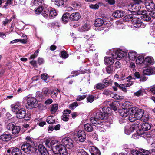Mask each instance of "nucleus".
I'll use <instances>...</instances> for the list:
<instances>
[{"mask_svg":"<svg viewBox=\"0 0 155 155\" xmlns=\"http://www.w3.org/2000/svg\"><path fill=\"white\" fill-rule=\"evenodd\" d=\"M11 106L12 111L16 114L17 117L18 118L21 119L25 118V120H29L30 117L29 116L26 117V110L24 109L21 108L20 105H12Z\"/></svg>","mask_w":155,"mask_h":155,"instance_id":"obj_1","label":"nucleus"},{"mask_svg":"<svg viewBox=\"0 0 155 155\" xmlns=\"http://www.w3.org/2000/svg\"><path fill=\"white\" fill-rule=\"evenodd\" d=\"M107 53L109 55H111V57L117 60H120L122 58H127V53L120 49L114 51L110 50L109 52H107Z\"/></svg>","mask_w":155,"mask_h":155,"instance_id":"obj_2","label":"nucleus"},{"mask_svg":"<svg viewBox=\"0 0 155 155\" xmlns=\"http://www.w3.org/2000/svg\"><path fill=\"white\" fill-rule=\"evenodd\" d=\"M25 98L27 101L26 107L27 108L31 109L36 108L38 106V102L35 97L28 96Z\"/></svg>","mask_w":155,"mask_h":155,"instance_id":"obj_3","label":"nucleus"},{"mask_svg":"<svg viewBox=\"0 0 155 155\" xmlns=\"http://www.w3.org/2000/svg\"><path fill=\"white\" fill-rule=\"evenodd\" d=\"M54 153H60L62 155H67V153L64 146L61 144H58L52 147Z\"/></svg>","mask_w":155,"mask_h":155,"instance_id":"obj_4","label":"nucleus"},{"mask_svg":"<svg viewBox=\"0 0 155 155\" xmlns=\"http://www.w3.org/2000/svg\"><path fill=\"white\" fill-rule=\"evenodd\" d=\"M139 127V124H133L131 126H126L125 128V133L126 134L129 135L135 130H137Z\"/></svg>","mask_w":155,"mask_h":155,"instance_id":"obj_5","label":"nucleus"},{"mask_svg":"<svg viewBox=\"0 0 155 155\" xmlns=\"http://www.w3.org/2000/svg\"><path fill=\"white\" fill-rule=\"evenodd\" d=\"M62 143L64 146H65L67 148L70 149L74 146L73 141L69 137H65L62 140Z\"/></svg>","mask_w":155,"mask_h":155,"instance_id":"obj_6","label":"nucleus"},{"mask_svg":"<svg viewBox=\"0 0 155 155\" xmlns=\"http://www.w3.org/2000/svg\"><path fill=\"white\" fill-rule=\"evenodd\" d=\"M131 22L133 26L136 28H143L145 27V25L142 23L141 20L137 18H132L131 19Z\"/></svg>","mask_w":155,"mask_h":155,"instance_id":"obj_7","label":"nucleus"},{"mask_svg":"<svg viewBox=\"0 0 155 155\" xmlns=\"http://www.w3.org/2000/svg\"><path fill=\"white\" fill-rule=\"evenodd\" d=\"M145 5L148 11H153L155 8V5L152 0H145Z\"/></svg>","mask_w":155,"mask_h":155,"instance_id":"obj_8","label":"nucleus"},{"mask_svg":"<svg viewBox=\"0 0 155 155\" xmlns=\"http://www.w3.org/2000/svg\"><path fill=\"white\" fill-rule=\"evenodd\" d=\"M90 121L93 125L96 127H100L103 125L102 122L97 117H91Z\"/></svg>","mask_w":155,"mask_h":155,"instance_id":"obj_9","label":"nucleus"},{"mask_svg":"<svg viewBox=\"0 0 155 155\" xmlns=\"http://www.w3.org/2000/svg\"><path fill=\"white\" fill-rule=\"evenodd\" d=\"M33 148L31 145L28 143L23 144L21 147V149L26 153H29Z\"/></svg>","mask_w":155,"mask_h":155,"instance_id":"obj_10","label":"nucleus"},{"mask_svg":"<svg viewBox=\"0 0 155 155\" xmlns=\"http://www.w3.org/2000/svg\"><path fill=\"white\" fill-rule=\"evenodd\" d=\"M143 73L144 75H149L155 74V68L154 67H147L143 69Z\"/></svg>","mask_w":155,"mask_h":155,"instance_id":"obj_11","label":"nucleus"},{"mask_svg":"<svg viewBox=\"0 0 155 155\" xmlns=\"http://www.w3.org/2000/svg\"><path fill=\"white\" fill-rule=\"evenodd\" d=\"M78 136L79 141L81 142H83L85 140L86 135L83 130H79L78 133Z\"/></svg>","mask_w":155,"mask_h":155,"instance_id":"obj_12","label":"nucleus"},{"mask_svg":"<svg viewBox=\"0 0 155 155\" xmlns=\"http://www.w3.org/2000/svg\"><path fill=\"white\" fill-rule=\"evenodd\" d=\"M89 151L91 155H100L101 153L99 150L93 146H90Z\"/></svg>","mask_w":155,"mask_h":155,"instance_id":"obj_13","label":"nucleus"},{"mask_svg":"<svg viewBox=\"0 0 155 155\" xmlns=\"http://www.w3.org/2000/svg\"><path fill=\"white\" fill-rule=\"evenodd\" d=\"M124 11L120 10L115 11L112 14V16L117 18H120L124 16Z\"/></svg>","mask_w":155,"mask_h":155,"instance_id":"obj_14","label":"nucleus"},{"mask_svg":"<svg viewBox=\"0 0 155 155\" xmlns=\"http://www.w3.org/2000/svg\"><path fill=\"white\" fill-rule=\"evenodd\" d=\"M80 18L81 16L78 12L73 13L69 17L70 19L73 21H78Z\"/></svg>","mask_w":155,"mask_h":155,"instance_id":"obj_15","label":"nucleus"},{"mask_svg":"<svg viewBox=\"0 0 155 155\" xmlns=\"http://www.w3.org/2000/svg\"><path fill=\"white\" fill-rule=\"evenodd\" d=\"M143 65H152L154 63V61L153 58L151 57H147L144 59Z\"/></svg>","mask_w":155,"mask_h":155,"instance_id":"obj_16","label":"nucleus"},{"mask_svg":"<svg viewBox=\"0 0 155 155\" xmlns=\"http://www.w3.org/2000/svg\"><path fill=\"white\" fill-rule=\"evenodd\" d=\"M95 116L96 117L98 118L101 120H106L108 117L107 114L101 111H98L96 113Z\"/></svg>","mask_w":155,"mask_h":155,"instance_id":"obj_17","label":"nucleus"},{"mask_svg":"<svg viewBox=\"0 0 155 155\" xmlns=\"http://www.w3.org/2000/svg\"><path fill=\"white\" fill-rule=\"evenodd\" d=\"M11 138V135L8 134H4L0 136V139L4 141H9Z\"/></svg>","mask_w":155,"mask_h":155,"instance_id":"obj_18","label":"nucleus"},{"mask_svg":"<svg viewBox=\"0 0 155 155\" xmlns=\"http://www.w3.org/2000/svg\"><path fill=\"white\" fill-rule=\"evenodd\" d=\"M38 151L42 155H48V153L46 148L42 145L38 146Z\"/></svg>","mask_w":155,"mask_h":155,"instance_id":"obj_19","label":"nucleus"},{"mask_svg":"<svg viewBox=\"0 0 155 155\" xmlns=\"http://www.w3.org/2000/svg\"><path fill=\"white\" fill-rule=\"evenodd\" d=\"M114 59L113 58L110 57H105L104 59V61L105 64H110L111 65L114 62Z\"/></svg>","mask_w":155,"mask_h":155,"instance_id":"obj_20","label":"nucleus"},{"mask_svg":"<svg viewBox=\"0 0 155 155\" xmlns=\"http://www.w3.org/2000/svg\"><path fill=\"white\" fill-rule=\"evenodd\" d=\"M144 114V111L143 110L141 109H138L135 114L136 117L137 119H140L143 117Z\"/></svg>","mask_w":155,"mask_h":155,"instance_id":"obj_21","label":"nucleus"},{"mask_svg":"<svg viewBox=\"0 0 155 155\" xmlns=\"http://www.w3.org/2000/svg\"><path fill=\"white\" fill-rule=\"evenodd\" d=\"M127 8L128 10L130 11L131 10L133 11H137L139 10V8H137V5L134 3H130L127 5Z\"/></svg>","mask_w":155,"mask_h":155,"instance_id":"obj_22","label":"nucleus"},{"mask_svg":"<svg viewBox=\"0 0 155 155\" xmlns=\"http://www.w3.org/2000/svg\"><path fill=\"white\" fill-rule=\"evenodd\" d=\"M12 148L11 152L12 155H22L21 151L19 148L16 147Z\"/></svg>","mask_w":155,"mask_h":155,"instance_id":"obj_23","label":"nucleus"},{"mask_svg":"<svg viewBox=\"0 0 155 155\" xmlns=\"http://www.w3.org/2000/svg\"><path fill=\"white\" fill-rule=\"evenodd\" d=\"M137 56V53L135 52L131 51L129 52L127 57L129 59L131 60H134L136 58Z\"/></svg>","mask_w":155,"mask_h":155,"instance_id":"obj_24","label":"nucleus"},{"mask_svg":"<svg viewBox=\"0 0 155 155\" xmlns=\"http://www.w3.org/2000/svg\"><path fill=\"white\" fill-rule=\"evenodd\" d=\"M119 113L121 116L125 117L129 114V110L128 109L123 108L122 109L119 110Z\"/></svg>","mask_w":155,"mask_h":155,"instance_id":"obj_25","label":"nucleus"},{"mask_svg":"<svg viewBox=\"0 0 155 155\" xmlns=\"http://www.w3.org/2000/svg\"><path fill=\"white\" fill-rule=\"evenodd\" d=\"M104 23V21L102 19L100 18L96 19L95 21L94 25L95 26L100 27Z\"/></svg>","mask_w":155,"mask_h":155,"instance_id":"obj_26","label":"nucleus"},{"mask_svg":"<svg viewBox=\"0 0 155 155\" xmlns=\"http://www.w3.org/2000/svg\"><path fill=\"white\" fill-rule=\"evenodd\" d=\"M144 61V57L142 55H139L137 57L136 62L137 64H143V65Z\"/></svg>","mask_w":155,"mask_h":155,"instance_id":"obj_27","label":"nucleus"},{"mask_svg":"<svg viewBox=\"0 0 155 155\" xmlns=\"http://www.w3.org/2000/svg\"><path fill=\"white\" fill-rule=\"evenodd\" d=\"M76 149L77 155H83L86 152L81 147H77Z\"/></svg>","mask_w":155,"mask_h":155,"instance_id":"obj_28","label":"nucleus"},{"mask_svg":"<svg viewBox=\"0 0 155 155\" xmlns=\"http://www.w3.org/2000/svg\"><path fill=\"white\" fill-rule=\"evenodd\" d=\"M84 128L85 130L88 132H91L93 130L92 126L89 123L85 124L84 126Z\"/></svg>","mask_w":155,"mask_h":155,"instance_id":"obj_29","label":"nucleus"},{"mask_svg":"<svg viewBox=\"0 0 155 155\" xmlns=\"http://www.w3.org/2000/svg\"><path fill=\"white\" fill-rule=\"evenodd\" d=\"M141 128L143 130L147 131L150 129L151 126L148 123H144L142 125Z\"/></svg>","mask_w":155,"mask_h":155,"instance_id":"obj_30","label":"nucleus"},{"mask_svg":"<svg viewBox=\"0 0 155 155\" xmlns=\"http://www.w3.org/2000/svg\"><path fill=\"white\" fill-rule=\"evenodd\" d=\"M103 105H105V104H104L103 103ZM106 105L107 106L104 107L102 108V110L104 113L107 115L108 116V114L110 113L111 109L108 107V105L107 104H106Z\"/></svg>","mask_w":155,"mask_h":155,"instance_id":"obj_31","label":"nucleus"},{"mask_svg":"<svg viewBox=\"0 0 155 155\" xmlns=\"http://www.w3.org/2000/svg\"><path fill=\"white\" fill-rule=\"evenodd\" d=\"M20 130V127L18 126L15 125L12 130V133L14 134H18Z\"/></svg>","mask_w":155,"mask_h":155,"instance_id":"obj_32","label":"nucleus"},{"mask_svg":"<svg viewBox=\"0 0 155 155\" xmlns=\"http://www.w3.org/2000/svg\"><path fill=\"white\" fill-rule=\"evenodd\" d=\"M104 104H107L111 107V108L114 111L117 110V107L115 106V104L111 101H106L104 102Z\"/></svg>","mask_w":155,"mask_h":155,"instance_id":"obj_33","label":"nucleus"},{"mask_svg":"<svg viewBox=\"0 0 155 155\" xmlns=\"http://www.w3.org/2000/svg\"><path fill=\"white\" fill-rule=\"evenodd\" d=\"M130 83V81L129 83L124 84V85L123 84H121L119 85V87L120 89H121L124 91L126 92L127 90L126 89V88L125 87V86H126V87L130 86L132 84V82H131V83Z\"/></svg>","mask_w":155,"mask_h":155,"instance_id":"obj_34","label":"nucleus"},{"mask_svg":"<svg viewBox=\"0 0 155 155\" xmlns=\"http://www.w3.org/2000/svg\"><path fill=\"white\" fill-rule=\"evenodd\" d=\"M105 87V85L101 83H98L96 84L94 86V88L96 90H101L104 88Z\"/></svg>","mask_w":155,"mask_h":155,"instance_id":"obj_35","label":"nucleus"},{"mask_svg":"<svg viewBox=\"0 0 155 155\" xmlns=\"http://www.w3.org/2000/svg\"><path fill=\"white\" fill-rule=\"evenodd\" d=\"M57 15V13L56 11L52 9L51 10H49V16L51 18H53Z\"/></svg>","mask_w":155,"mask_h":155,"instance_id":"obj_36","label":"nucleus"},{"mask_svg":"<svg viewBox=\"0 0 155 155\" xmlns=\"http://www.w3.org/2000/svg\"><path fill=\"white\" fill-rule=\"evenodd\" d=\"M69 14L68 13H66L64 14L62 18V19L63 22L65 23L68 22L69 18Z\"/></svg>","mask_w":155,"mask_h":155,"instance_id":"obj_37","label":"nucleus"},{"mask_svg":"<svg viewBox=\"0 0 155 155\" xmlns=\"http://www.w3.org/2000/svg\"><path fill=\"white\" fill-rule=\"evenodd\" d=\"M131 104L130 102L127 101L124 103L122 105V107L123 108L128 109H129V107H130Z\"/></svg>","mask_w":155,"mask_h":155,"instance_id":"obj_38","label":"nucleus"},{"mask_svg":"<svg viewBox=\"0 0 155 155\" xmlns=\"http://www.w3.org/2000/svg\"><path fill=\"white\" fill-rule=\"evenodd\" d=\"M33 2L36 6L41 5L44 4L43 0H33Z\"/></svg>","mask_w":155,"mask_h":155,"instance_id":"obj_39","label":"nucleus"},{"mask_svg":"<svg viewBox=\"0 0 155 155\" xmlns=\"http://www.w3.org/2000/svg\"><path fill=\"white\" fill-rule=\"evenodd\" d=\"M42 15L46 18L48 17L49 15V9L48 8H45L42 11Z\"/></svg>","mask_w":155,"mask_h":155,"instance_id":"obj_40","label":"nucleus"},{"mask_svg":"<svg viewBox=\"0 0 155 155\" xmlns=\"http://www.w3.org/2000/svg\"><path fill=\"white\" fill-rule=\"evenodd\" d=\"M46 121L49 124H53L55 123V120L52 117L50 116L48 117Z\"/></svg>","mask_w":155,"mask_h":155,"instance_id":"obj_41","label":"nucleus"},{"mask_svg":"<svg viewBox=\"0 0 155 155\" xmlns=\"http://www.w3.org/2000/svg\"><path fill=\"white\" fill-rule=\"evenodd\" d=\"M140 9V8L139 10H137V13L139 15H142V18L144 16V15H147V12L145 10H141Z\"/></svg>","mask_w":155,"mask_h":155,"instance_id":"obj_42","label":"nucleus"},{"mask_svg":"<svg viewBox=\"0 0 155 155\" xmlns=\"http://www.w3.org/2000/svg\"><path fill=\"white\" fill-rule=\"evenodd\" d=\"M137 118L136 117L135 114H130L129 116V120L130 122L134 121Z\"/></svg>","mask_w":155,"mask_h":155,"instance_id":"obj_43","label":"nucleus"},{"mask_svg":"<svg viewBox=\"0 0 155 155\" xmlns=\"http://www.w3.org/2000/svg\"><path fill=\"white\" fill-rule=\"evenodd\" d=\"M58 109V105L57 104H53L51 110L52 114H54L57 111Z\"/></svg>","mask_w":155,"mask_h":155,"instance_id":"obj_44","label":"nucleus"},{"mask_svg":"<svg viewBox=\"0 0 155 155\" xmlns=\"http://www.w3.org/2000/svg\"><path fill=\"white\" fill-rule=\"evenodd\" d=\"M134 3L137 5V8H140V4L143 3V2L142 0H133Z\"/></svg>","mask_w":155,"mask_h":155,"instance_id":"obj_45","label":"nucleus"},{"mask_svg":"<svg viewBox=\"0 0 155 155\" xmlns=\"http://www.w3.org/2000/svg\"><path fill=\"white\" fill-rule=\"evenodd\" d=\"M64 3V0H56L55 4L58 7L63 5Z\"/></svg>","mask_w":155,"mask_h":155,"instance_id":"obj_46","label":"nucleus"},{"mask_svg":"<svg viewBox=\"0 0 155 155\" xmlns=\"http://www.w3.org/2000/svg\"><path fill=\"white\" fill-rule=\"evenodd\" d=\"M78 104L77 102H74L69 105V107L71 110L74 109L76 107L78 106Z\"/></svg>","mask_w":155,"mask_h":155,"instance_id":"obj_47","label":"nucleus"},{"mask_svg":"<svg viewBox=\"0 0 155 155\" xmlns=\"http://www.w3.org/2000/svg\"><path fill=\"white\" fill-rule=\"evenodd\" d=\"M36 97L39 101H42L44 98V96L40 92L37 93Z\"/></svg>","mask_w":155,"mask_h":155,"instance_id":"obj_48","label":"nucleus"},{"mask_svg":"<svg viewBox=\"0 0 155 155\" xmlns=\"http://www.w3.org/2000/svg\"><path fill=\"white\" fill-rule=\"evenodd\" d=\"M51 90L47 88H44L42 89V93L45 95H48L49 94H50Z\"/></svg>","mask_w":155,"mask_h":155,"instance_id":"obj_49","label":"nucleus"},{"mask_svg":"<svg viewBox=\"0 0 155 155\" xmlns=\"http://www.w3.org/2000/svg\"><path fill=\"white\" fill-rule=\"evenodd\" d=\"M143 90L140 89L136 92L134 93V95L137 97L143 95Z\"/></svg>","mask_w":155,"mask_h":155,"instance_id":"obj_50","label":"nucleus"},{"mask_svg":"<svg viewBox=\"0 0 155 155\" xmlns=\"http://www.w3.org/2000/svg\"><path fill=\"white\" fill-rule=\"evenodd\" d=\"M106 71L107 73L108 74L112 73L113 71V66L111 65L107 66L106 68Z\"/></svg>","mask_w":155,"mask_h":155,"instance_id":"obj_51","label":"nucleus"},{"mask_svg":"<svg viewBox=\"0 0 155 155\" xmlns=\"http://www.w3.org/2000/svg\"><path fill=\"white\" fill-rule=\"evenodd\" d=\"M14 123H10L7 125L6 128L7 130L12 131L15 125Z\"/></svg>","mask_w":155,"mask_h":155,"instance_id":"obj_52","label":"nucleus"},{"mask_svg":"<svg viewBox=\"0 0 155 155\" xmlns=\"http://www.w3.org/2000/svg\"><path fill=\"white\" fill-rule=\"evenodd\" d=\"M90 26L87 24H85L82 27V29L84 31H88L90 29Z\"/></svg>","mask_w":155,"mask_h":155,"instance_id":"obj_53","label":"nucleus"},{"mask_svg":"<svg viewBox=\"0 0 155 155\" xmlns=\"http://www.w3.org/2000/svg\"><path fill=\"white\" fill-rule=\"evenodd\" d=\"M131 152L133 155H142V153H140V150L139 151L135 150H133Z\"/></svg>","mask_w":155,"mask_h":155,"instance_id":"obj_54","label":"nucleus"},{"mask_svg":"<svg viewBox=\"0 0 155 155\" xmlns=\"http://www.w3.org/2000/svg\"><path fill=\"white\" fill-rule=\"evenodd\" d=\"M140 153L142 155H147L150 153L149 151L143 149H140Z\"/></svg>","mask_w":155,"mask_h":155,"instance_id":"obj_55","label":"nucleus"},{"mask_svg":"<svg viewBox=\"0 0 155 155\" xmlns=\"http://www.w3.org/2000/svg\"><path fill=\"white\" fill-rule=\"evenodd\" d=\"M43 8L42 7L38 8L35 11V13L36 14H39L43 11Z\"/></svg>","mask_w":155,"mask_h":155,"instance_id":"obj_56","label":"nucleus"},{"mask_svg":"<svg viewBox=\"0 0 155 155\" xmlns=\"http://www.w3.org/2000/svg\"><path fill=\"white\" fill-rule=\"evenodd\" d=\"M129 110V111H131V112L132 113L131 114H135L137 111L138 110V109L136 107H133L131 108H130Z\"/></svg>","mask_w":155,"mask_h":155,"instance_id":"obj_57","label":"nucleus"},{"mask_svg":"<svg viewBox=\"0 0 155 155\" xmlns=\"http://www.w3.org/2000/svg\"><path fill=\"white\" fill-rule=\"evenodd\" d=\"M61 56L64 58H67L68 57V54H67L65 51H62L61 54Z\"/></svg>","mask_w":155,"mask_h":155,"instance_id":"obj_58","label":"nucleus"},{"mask_svg":"<svg viewBox=\"0 0 155 155\" xmlns=\"http://www.w3.org/2000/svg\"><path fill=\"white\" fill-rule=\"evenodd\" d=\"M86 97V96L85 95H79L77 97L76 100L77 101H79L84 99Z\"/></svg>","mask_w":155,"mask_h":155,"instance_id":"obj_59","label":"nucleus"},{"mask_svg":"<svg viewBox=\"0 0 155 155\" xmlns=\"http://www.w3.org/2000/svg\"><path fill=\"white\" fill-rule=\"evenodd\" d=\"M143 122L147 121L149 119V117L147 115H143V117L140 119Z\"/></svg>","mask_w":155,"mask_h":155,"instance_id":"obj_60","label":"nucleus"},{"mask_svg":"<svg viewBox=\"0 0 155 155\" xmlns=\"http://www.w3.org/2000/svg\"><path fill=\"white\" fill-rule=\"evenodd\" d=\"M148 11L150 15L152 17L155 18V11L153 9V11Z\"/></svg>","mask_w":155,"mask_h":155,"instance_id":"obj_61","label":"nucleus"},{"mask_svg":"<svg viewBox=\"0 0 155 155\" xmlns=\"http://www.w3.org/2000/svg\"><path fill=\"white\" fill-rule=\"evenodd\" d=\"M142 18L144 21H150L151 19L150 17L147 15H144V16L142 17Z\"/></svg>","mask_w":155,"mask_h":155,"instance_id":"obj_62","label":"nucleus"},{"mask_svg":"<svg viewBox=\"0 0 155 155\" xmlns=\"http://www.w3.org/2000/svg\"><path fill=\"white\" fill-rule=\"evenodd\" d=\"M87 100L88 102L91 103L94 101V98L93 96L90 95L87 98Z\"/></svg>","mask_w":155,"mask_h":155,"instance_id":"obj_63","label":"nucleus"},{"mask_svg":"<svg viewBox=\"0 0 155 155\" xmlns=\"http://www.w3.org/2000/svg\"><path fill=\"white\" fill-rule=\"evenodd\" d=\"M48 77V76L46 74H43L41 75V78L45 81L46 80Z\"/></svg>","mask_w":155,"mask_h":155,"instance_id":"obj_64","label":"nucleus"}]
</instances>
